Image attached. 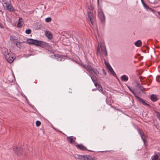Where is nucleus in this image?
Wrapping results in <instances>:
<instances>
[{"label": "nucleus", "mask_w": 160, "mask_h": 160, "mask_svg": "<svg viewBox=\"0 0 160 160\" xmlns=\"http://www.w3.org/2000/svg\"><path fill=\"white\" fill-rule=\"evenodd\" d=\"M92 72L96 75L98 76L99 74V72L98 69L96 68H92Z\"/></svg>", "instance_id": "18"}, {"label": "nucleus", "mask_w": 160, "mask_h": 160, "mask_svg": "<svg viewBox=\"0 0 160 160\" xmlns=\"http://www.w3.org/2000/svg\"><path fill=\"white\" fill-rule=\"evenodd\" d=\"M4 4L5 5L6 9L9 12H14L15 11V8L10 3L8 2H4Z\"/></svg>", "instance_id": "6"}, {"label": "nucleus", "mask_w": 160, "mask_h": 160, "mask_svg": "<svg viewBox=\"0 0 160 160\" xmlns=\"http://www.w3.org/2000/svg\"><path fill=\"white\" fill-rule=\"evenodd\" d=\"M51 18L50 17H48L46 18L45 21L46 22H51Z\"/></svg>", "instance_id": "30"}, {"label": "nucleus", "mask_w": 160, "mask_h": 160, "mask_svg": "<svg viewBox=\"0 0 160 160\" xmlns=\"http://www.w3.org/2000/svg\"><path fill=\"white\" fill-rule=\"evenodd\" d=\"M98 3H99V0H98Z\"/></svg>", "instance_id": "46"}, {"label": "nucleus", "mask_w": 160, "mask_h": 160, "mask_svg": "<svg viewBox=\"0 0 160 160\" xmlns=\"http://www.w3.org/2000/svg\"><path fill=\"white\" fill-rule=\"evenodd\" d=\"M142 42L141 40H138L135 42V45L137 47H139L142 45Z\"/></svg>", "instance_id": "21"}, {"label": "nucleus", "mask_w": 160, "mask_h": 160, "mask_svg": "<svg viewBox=\"0 0 160 160\" xmlns=\"http://www.w3.org/2000/svg\"><path fill=\"white\" fill-rule=\"evenodd\" d=\"M158 14L159 15H160V12H158Z\"/></svg>", "instance_id": "45"}, {"label": "nucleus", "mask_w": 160, "mask_h": 160, "mask_svg": "<svg viewBox=\"0 0 160 160\" xmlns=\"http://www.w3.org/2000/svg\"><path fill=\"white\" fill-rule=\"evenodd\" d=\"M16 46L18 47L19 48L20 47V42H19L17 41L15 43Z\"/></svg>", "instance_id": "31"}, {"label": "nucleus", "mask_w": 160, "mask_h": 160, "mask_svg": "<svg viewBox=\"0 0 160 160\" xmlns=\"http://www.w3.org/2000/svg\"><path fill=\"white\" fill-rule=\"evenodd\" d=\"M76 146L77 148L80 150H88L86 148L85 146L82 144L77 145H76Z\"/></svg>", "instance_id": "15"}, {"label": "nucleus", "mask_w": 160, "mask_h": 160, "mask_svg": "<svg viewBox=\"0 0 160 160\" xmlns=\"http://www.w3.org/2000/svg\"><path fill=\"white\" fill-rule=\"evenodd\" d=\"M155 112L156 113V116L158 118L159 120H160V113L159 112L156 111Z\"/></svg>", "instance_id": "29"}, {"label": "nucleus", "mask_w": 160, "mask_h": 160, "mask_svg": "<svg viewBox=\"0 0 160 160\" xmlns=\"http://www.w3.org/2000/svg\"><path fill=\"white\" fill-rule=\"evenodd\" d=\"M151 99L152 101L156 102L158 98L156 95L152 94L151 96Z\"/></svg>", "instance_id": "20"}, {"label": "nucleus", "mask_w": 160, "mask_h": 160, "mask_svg": "<svg viewBox=\"0 0 160 160\" xmlns=\"http://www.w3.org/2000/svg\"><path fill=\"white\" fill-rule=\"evenodd\" d=\"M92 81L94 83L95 87H97V86H98V85H99L94 80H93V79H92Z\"/></svg>", "instance_id": "33"}, {"label": "nucleus", "mask_w": 160, "mask_h": 160, "mask_svg": "<svg viewBox=\"0 0 160 160\" xmlns=\"http://www.w3.org/2000/svg\"><path fill=\"white\" fill-rule=\"evenodd\" d=\"M98 89L99 91H100L101 90H102V89H103L102 86L100 84L98 85Z\"/></svg>", "instance_id": "36"}, {"label": "nucleus", "mask_w": 160, "mask_h": 160, "mask_svg": "<svg viewBox=\"0 0 160 160\" xmlns=\"http://www.w3.org/2000/svg\"><path fill=\"white\" fill-rule=\"evenodd\" d=\"M141 2H142H142H144L143 1V0H141Z\"/></svg>", "instance_id": "43"}, {"label": "nucleus", "mask_w": 160, "mask_h": 160, "mask_svg": "<svg viewBox=\"0 0 160 160\" xmlns=\"http://www.w3.org/2000/svg\"><path fill=\"white\" fill-rule=\"evenodd\" d=\"M135 97L137 98V99L139 101V102L141 104H142L145 105L149 106V105L148 104L147 102H146L145 101H144L142 98H140L137 96H135Z\"/></svg>", "instance_id": "8"}, {"label": "nucleus", "mask_w": 160, "mask_h": 160, "mask_svg": "<svg viewBox=\"0 0 160 160\" xmlns=\"http://www.w3.org/2000/svg\"><path fill=\"white\" fill-rule=\"evenodd\" d=\"M110 72V74L113 76H116V75L112 68L108 69Z\"/></svg>", "instance_id": "25"}, {"label": "nucleus", "mask_w": 160, "mask_h": 160, "mask_svg": "<svg viewBox=\"0 0 160 160\" xmlns=\"http://www.w3.org/2000/svg\"><path fill=\"white\" fill-rule=\"evenodd\" d=\"M13 150L18 156H20L22 154V150L20 148L15 147L13 148Z\"/></svg>", "instance_id": "7"}, {"label": "nucleus", "mask_w": 160, "mask_h": 160, "mask_svg": "<svg viewBox=\"0 0 160 160\" xmlns=\"http://www.w3.org/2000/svg\"><path fill=\"white\" fill-rule=\"evenodd\" d=\"M105 64L106 65V66L108 69L112 68L109 63L108 62H107L106 61L105 62Z\"/></svg>", "instance_id": "28"}, {"label": "nucleus", "mask_w": 160, "mask_h": 160, "mask_svg": "<svg viewBox=\"0 0 160 160\" xmlns=\"http://www.w3.org/2000/svg\"><path fill=\"white\" fill-rule=\"evenodd\" d=\"M100 92L102 93V94H103V95H105V92L103 91V89H102V90H101V91H100Z\"/></svg>", "instance_id": "38"}, {"label": "nucleus", "mask_w": 160, "mask_h": 160, "mask_svg": "<svg viewBox=\"0 0 160 160\" xmlns=\"http://www.w3.org/2000/svg\"><path fill=\"white\" fill-rule=\"evenodd\" d=\"M45 35L46 37L48 39H51L52 38V35L49 31H46L45 32Z\"/></svg>", "instance_id": "11"}, {"label": "nucleus", "mask_w": 160, "mask_h": 160, "mask_svg": "<svg viewBox=\"0 0 160 160\" xmlns=\"http://www.w3.org/2000/svg\"><path fill=\"white\" fill-rule=\"evenodd\" d=\"M137 131L138 132V133L140 134L142 139L143 142H145V139L143 138V136H144V134L142 133L141 132V130L140 129H139V128H137Z\"/></svg>", "instance_id": "19"}, {"label": "nucleus", "mask_w": 160, "mask_h": 160, "mask_svg": "<svg viewBox=\"0 0 160 160\" xmlns=\"http://www.w3.org/2000/svg\"><path fill=\"white\" fill-rule=\"evenodd\" d=\"M41 41L35 39L34 41V45H36V46H39L40 45V44L41 42Z\"/></svg>", "instance_id": "24"}, {"label": "nucleus", "mask_w": 160, "mask_h": 160, "mask_svg": "<svg viewBox=\"0 0 160 160\" xmlns=\"http://www.w3.org/2000/svg\"><path fill=\"white\" fill-rule=\"evenodd\" d=\"M31 32V30L30 29H27L25 31V33L27 34H30Z\"/></svg>", "instance_id": "32"}, {"label": "nucleus", "mask_w": 160, "mask_h": 160, "mask_svg": "<svg viewBox=\"0 0 160 160\" xmlns=\"http://www.w3.org/2000/svg\"><path fill=\"white\" fill-rule=\"evenodd\" d=\"M10 39L11 41L13 43H15L18 41V39L16 38V37L13 35L11 36Z\"/></svg>", "instance_id": "16"}, {"label": "nucleus", "mask_w": 160, "mask_h": 160, "mask_svg": "<svg viewBox=\"0 0 160 160\" xmlns=\"http://www.w3.org/2000/svg\"><path fill=\"white\" fill-rule=\"evenodd\" d=\"M54 57H57L56 59L58 61H64V58L62 56L59 57V55L57 54L55 55H54Z\"/></svg>", "instance_id": "14"}, {"label": "nucleus", "mask_w": 160, "mask_h": 160, "mask_svg": "<svg viewBox=\"0 0 160 160\" xmlns=\"http://www.w3.org/2000/svg\"><path fill=\"white\" fill-rule=\"evenodd\" d=\"M121 79L122 81L124 82H127L128 80V76L125 75L121 76Z\"/></svg>", "instance_id": "17"}, {"label": "nucleus", "mask_w": 160, "mask_h": 160, "mask_svg": "<svg viewBox=\"0 0 160 160\" xmlns=\"http://www.w3.org/2000/svg\"><path fill=\"white\" fill-rule=\"evenodd\" d=\"M141 77H140V79H141Z\"/></svg>", "instance_id": "48"}, {"label": "nucleus", "mask_w": 160, "mask_h": 160, "mask_svg": "<svg viewBox=\"0 0 160 160\" xmlns=\"http://www.w3.org/2000/svg\"><path fill=\"white\" fill-rule=\"evenodd\" d=\"M158 158V156L157 155H155L152 157V160H157Z\"/></svg>", "instance_id": "26"}, {"label": "nucleus", "mask_w": 160, "mask_h": 160, "mask_svg": "<svg viewBox=\"0 0 160 160\" xmlns=\"http://www.w3.org/2000/svg\"><path fill=\"white\" fill-rule=\"evenodd\" d=\"M111 108H113V107L112 106H111Z\"/></svg>", "instance_id": "47"}, {"label": "nucleus", "mask_w": 160, "mask_h": 160, "mask_svg": "<svg viewBox=\"0 0 160 160\" xmlns=\"http://www.w3.org/2000/svg\"><path fill=\"white\" fill-rule=\"evenodd\" d=\"M58 131L61 133L62 134H63L64 135H65V134L63 132H62L61 131H60V130H58Z\"/></svg>", "instance_id": "41"}, {"label": "nucleus", "mask_w": 160, "mask_h": 160, "mask_svg": "<svg viewBox=\"0 0 160 160\" xmlns=\"http://www.w3.org/2000/svg\"><path fill=\"white\" fill-rule=\"evenodd\" d=\"M100 48L102 55L104 56H107V52L106 50L104 42L103 41H101L100 43H98V46L97 47V54H101Z\"/></svg>", "instance_id": "2"}, {"label": "nucleus", "mask_w": 160, "mask_h": 160, "mask_svg": "<svg viewBox=\"0 0 160 160\" xmlns=\"http://www.w3.org/2000/svg\"><path fill=\"white\" fill-rule=\"evenodd\" d=\"M2 51L7 61L9 63H12L15 58L14 54L6 48L2 49Z\"/></svg>", "instance_id": "1"}, {"label": "nucleus", "mask_w": 160, "mask_h": 160, "mask_svg": "<svg viewBox=\"0 0 160 160\" xmlns=\"http://www.w3.org/2000/svg\"><path fill=\"white\" fill-rule=\"evenodd\" d=\"M104 73H105V74H106V72H104Z\"/></svg>", "instance_id": "49"}, {"label": "nucleus", "mask_w": 160, "mask_h": 160, "mask_svg": "<svg viewBox=\"0 0 160 160\" xmlns=\"http://www.w3.org/2000/svg\"><path fill=\"white\" fill-rule=\"evenodd\" d=\"M0 28H3V25H2V24L0 22Z\"/></svg>", "instance_id": "39"}, {"label": "nucleus", "mask_w": 160, "mask_h": 160, "mask_svg": "<svg viewBox=\"0 0 160 160\" xmlns=\"http://www.w3.org/2000/svg\"><path fill=\"white\" fill-rule=\"evenodd\" d=\"M88 17L91 22L92 24V14L91 12H88Z\"/></svg>", "instance_id": "23"}, {"label": "nucleus", "mask_w": 160, "mask_h": 160, "mask_svg": "<svg viewBox=\"0 0 160 160\" xmlns=\"http://www.w3.org/2000/svg\"><path fill=\"white\" fill-rule=\"evenodd\" d=\"M39 46L42 48H46L48 46V44L46 42L41 41Z\"/></svg>", "instance_id": "12"}, {"label": "nucleus", "mask_w": 160, "mask_h": 160, "mask_svg": "<svg viewBox=\"0 0 160 160\" xmlns=\"http://www.w3.org/2000/svg\"><path fill=\"white\" fill-rule=\"evenodd\" d=\"M23 19L22 18H19L18 21L17 23V26L19 27H20L22 26L23 25Z\"/></svg>", "instance_id": "13"}, {"label": "nucleus", "mask_w": 160, "mask_h": 160, "mask_svg": "<svg viewBox=\"0 0 160 160\" xmlns=\"http://www.w3.org/2000/svg\"><path fill=\"white\" fill-rule=\"evenodd\" d=\"M97 90V88L93 89H92V91H96Z\"/></svg>", "instance_id": "42"}, {"label": "nucleus", "mask_w": 160, "mask_h": 160, "mask_svg": "<svg viewBox=\"0 0 160 160\" xmlns=\"http://www.w3.org/2000/svg\"><path fill=\"white\" fill-rule=\"evenodd\" d=\"M142 4L143 6V7H144V8L147 10V11H150L152 12L153 13H154L155 11L152 9L151 8H149L148 6L147 5H146L145 2H142Z\"/></svg>", "instance_id": "10"}, {"label": "nucleus", "mask_w": 160, "mask_h": 160, "mask_svg": "<svg viewBox=\"0 0 160 160\" xmlns=\"http://www.w3.org/2000/svg\"><path fill=\"white\" fill-rule=\"evenodd\" d=\"M80 66L85 69L89 72V74H92V68L91 66L89 64L85 65L82 63L80 64Z\"/></svg>", "instance_id": "5"}, {"label": "nucleus", "mask_w": 160, "mask_h": 160, "mask_svg": "<svg viewBox=\"0 0 160 160\" xmlns=\"http://www.w3.org/2000/svg\"><path fill=\"white\" fill-rule=\"evenodd\" d=\"M151 2V3H154V1H152V2Z\"/></svg>", "instance_id": "44"}, {"label": "nucleus", "mask_w": 160, "mask_h": 160, "mask_svg": "<svg viewBox=\"0 0 160 160\" xmlns=\"http://www.w3.org/2000/svg\"><path fill=\"white\" fill-rule=\"evenodd\" d=\"M128 88L129 89L130 91L135 96H137L136 95L135 93L134 92V90L131 89L129 87H128Z\"/></svg>", "instance_id": "34"}, {"label": "nucleus", "mask_w": 160, "mask_h": 160, "mask_svg": "<svg viewBox=\"0 0 160 160\" xmlns=\"http://www.w3.org/2000/svg\"><path fill=\"white\" fill-rule=\"evenodd\" d=\"M76 139V138L73 137V136H69L67 137V140L70 143H72L75 142Z\"/></svg>", "instance_id": "9"}, {"label": "nucleus", "mask_w": 160, "mask_h": 160, "mask_svg": "<svg viewBox=\"0 0 160 160\" xmlns=\"http://www.w3.org/2000/svg\"><path fill=\"white\" fill-rule=\"evenodd\" d=\"M35 39H32L29 38L27 40V42L29 44H32L34 45V41Z\"/></svg>", "instance_id": "22"}, {"label": "nucleus", "mask_w": 160, "mask_h": 160, "mask_svg": "<svg viewBox=\"0 0 160 160\" xmlns=\"http://www.w3.org/2000/svg\"><path fill=\"white\" fill-rule=\"evenodd\" d=\"M36 125L38 127L40 126V125L41 124V122L40 121H37L36 122Z\"/></svg>", "instance_id": "35"}, {"label": "nucleus", "mask_w": 160, "mask_h": 160, "mask_svg": "<svg viewBox=\"0 0 160 160\" xmlns=\"http://www.w3.org/2000/svg\"><path fill=\"white\" fill-rule=\"evenodd\" d=\"M106 102L107 103V104L109 105H111V104H110V102H109V101L108 100V99L107 98L106 99Z\"/></svg>", "instance_id": "37"}, {"label": "nucleus", "mask_w": 160, "mask_h": 160, "mask_svg": "<svg viewBox=\"0 0 160 160\" xmlns=\"http://www.w3.org/2000/svg\"><path fill=\"white\" fill-rule=\"evenodd\" d=\"M30 55H25V57L26 58H28V57H29V56H30Z\"/></svg>", "instance_id": "40"}, {"label": "nucleus", "mask_w": 160, "mask_h": 160, "mask_svg": "<svg viewBox=\"0 0 160 160\" xmlns=\"http://www.w3.org/2000/svg\"><path fill=\"white\" fill-rule=\"evenodd\" d=\"M89 76L91 77V78L92 80V79H93V80H94L95 81V80H97L98 78L96 76L93 75V76H92L91 75V74H90Z\"/></svg>", "instance_id": "27"}, {"label": "nucleus", "mask_w": 160, "mask_h": 160, "mask_svg": "<svg viewBox=\"0 0 160 160\" xmlns=\"http://www.w3.org/2000/svg\"><path fill=\"white\" fill-rule=\"evenodd\" d=\"M77 160H95L89 156L77 155Z\"/></svg>", "instance_id": "4"}, {"label": "nucleus", "mask_w": 160, "mask_h": 160, "mask_svg": "<svg viewBox=\"0 0 160 160\" xmlns=\"http://www.w3.org/2000/svg\"><path fill=\"white\" fill-rule=\"evenodd\" d=\"M98 18L101 22L104 24L105 21V17L104 13L101 9H98Z\"/></svg>", "instance_id": "3"}, {"label": "nucleus", "mask_w": 160, "mask_h": 160, "mask_svg": "<svg viewBox=\"0 0 160 160\" xmlns=\"http://www.w3.org/2000/svg\"><path fill=\"white\" fill-rule=\"evenodd\" d=\"M104 73H105V74H106V72H104Z\"/></svg>", "instance_id": "50"}]
</instances>
